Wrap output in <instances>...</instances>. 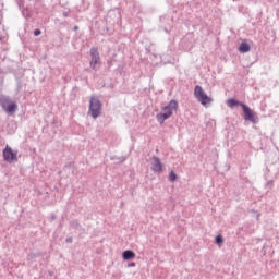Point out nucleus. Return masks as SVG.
<instances>
[{
	"mask_svg": "<svg viewBox=\"0 0 279 279\" xmlns=\"http://www.w3.org/2000/svg\"><path fill=\"white\" fill-rule=\"evenodd\" d=\"M216 245H218L219 247H221V245H223V236L221 235H217L216 240H215Z\"/></svg>",
	"mask_w": 279,
	"mask_h": 279,
	"instance_id": "12",
	"label": "nucleus"
},
{
	"mask_svg": "<svg viewBox=\"0 0 279 279\" xmlns=\"http://www.w3.org/2000/svg\"><path fill=\"white\" fill-rule=\"evenodd\" d=\"M227 106H229V108H234V106H241V102H239V100L236 99H229L227 100Z\"/></svg>",
	"mask_w": 279,
	"mask_h": 279,
	"instance_id": "11",
	"label": "nucleus"
},
{
	"mask_svg": "<svg viewBox=\"0 0 279 279\" xmlns=\"http://www.w3.org/2000/svg\"><path fill=\"white\" fill-rule=\"evenodd\" d=\"M66 242L68 243H73V239L69 238V239H66Z\"/></svg>",
	"mask_w": 279,
	"mask_h": 279,
	"instance_id": "15",
	"label": "nucleus"
},
{
	"mask_svg": "<svg viewBox=\"0 0 279 279\" xmlns=\"http://www.w3.org/2000/svg\"><path fill=\"white\" fill-rule=\"evenodd\" d=\"M40 34H41L40 29H35L34 31V36H40Z\"/></svg>",
	"mask_w": 279,
	"mask_h": 279,
	"instance_id": "14",
	"label": "nucleus"
},
{
	"mask_svg": "<svg viewBox=\"0 0 279 279\" xmlns=\"http://www.w3.org/2000/svg\"><path fill=\"white\" fill-rule=\"evenodd\" d=\"M122 258L124 260H132V258H136V254L132 251H124L122 253Z\"/></svg>",
	"mask_w": 279,
	"mask_h": 279,
	"instance_id": "9",
	"label": "nucleus"
},
{
	"mask_svg": "<svg viewBox=\"0 0 279 279\" xmlns=\"http://www.w3.org/2000/svg\"><path fill=\"white\" fill-rule=\"evenodd\" d=\"M19 151L12 150V147L5 146L3 149V158L5 162H16L19 160L17 158Z\"/></svg>",
	"mask_w": 279,
	"mask_h": 279,
	"instance_id": "8",
	"label": "nucleus"
},
{
	"mask_svg": "<svg viewBox=\"0 0 279 279\" xmlns=\"http://www.w3.org/2000/svg\"><path fill=\"white\" fill-rule=\"evenodd\" d=\"M150 169L157 175H160L165 171V163L158 157H153L150 159Z\"/></svg>",
	"mask_w": 279,
	"mask_h": 279,
	"instance_id": "5",
	"label": "nucleus"
},
{
	"mask_svg": "<svg viewBox=\"0 0 279 279\" xmlns=\"http://www.w3.org/2000/svg\"><path fill=\"white\" fill-rule=\"evenodd\" d=\"M90 56L92 60L89 63L90 69H94V71H97L99 69V64H101V58L99 57V51L97 48L90 49Z\"/></svg>",
	"mask_w": 279,
	"mask_h": 279,
	"instance_id": "6",
	"label": "nucleus"
},
{
	"mask_svg": "<svg viewBox=\"0 0 279 279\" xmlns=\"http://www.w3.org/2000/svg\"><path fill=\"white\" fill-rule=\"evenodd\" d=\"M169 180H170V182H175V180H178V174H175V172L171 171L169 174Z\"/></svg>",
	"mask_w": 279,
	"mask_h": 279,
	"instance_id": "13",
	"label": "nucleus"
},
{
	"mask_svg": "<svg viewBox=\"0 0 279 279\" xmlns=\"http://www.w3.org/2000/svg\"><path fill=\"white\" fill-rule=\"evenodd\" d=\"M175 110H178V101L170 100L169 104L163 107V112L157 114V121L161 124L165 123V121H167V119H170Z\"/></svg>",
	"mask_w": 279,
	"mask_h": 279,
	"instance_id": "1",
	"label": "nucleus"
},
{
	"mask_svg": "<svg viewBox=\"0 0 279 279\" xmlns=\"http://www.w3.org/2000/svg\"><path fill=\"white\" fill-rule=\"evenodd\" d=\"M0 106L7 114H14L16 110H19V105L14 100H11L8 96H1L0 97Z\"/></svg>",
	"mask_w": 279,
	"mask_h": 279,
	"instance_id": "4",
	"label": "nucleus"
},
{
	"mask_svg": "<svg viewBox=\"0 0 279 279\" xmlns=\"http://www.w3.org/2000/svg\"><path fill=\"white\" fill-rule=\"evenodd\" d=\"M101 108L102 104L101 100H99V97L95 95L90 96L88 114H90L92 119H98V117H101Z\"/></svg>",
	"mask_w": 279,
	"mask_h": 279,
	"instance_id": "2",
	"label": "nucleus"
},
{
	"mask_svg": "<svg viewBox=\"0 0 279 279\" xmlns=\"http://www.w3.org/2000/svg\"><path fill=\"white\" fill-rule=\"evenodd\" d=\"M194 97L205 108H208V106L213 104V98L209 97L208 94L204 92V88H202V86L199 85H196L194 88Z\"/></svg>",
	"mask_w": 279,
	"mask_h": 279,
	"instance_id": "3",
	"label": "nucleus"
},
{
	"mask_svg": "<svg viewBox=\"0 0 279 279\" xmlns=\"http://www.w3.org/2000/svg\"><path fill=\"white\" fill-rule=\"evenodd\" d=\"M242 106L243 112H244V119L245 121H251V123H257L258 122V116L250 107L245 106V104H240Z\"/></svg>",
	"mask_w": 279,
	"mask_h": 279,
	"instance_id": "7",
	"label": "nucleus"
},
{
	"mask_svg": "<svg viewBox=\"0 0 279 279\" xmlns=\"http://www.w3.org/2000/svg\"><path fill=\"white\" fill-rule=\"evenodd\" d=\"M250 49V44H247L246 41H242L239 46L240 53H248Z\"/></svg>",
	"mask_w": 279,
	"mask_h": 279,
	"instance_id": "10",
	"label": "nucleus"
}]
</instances>
